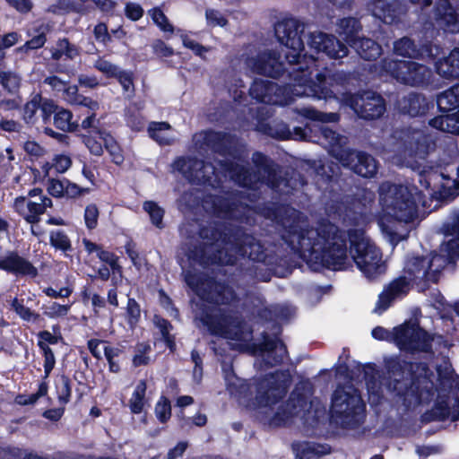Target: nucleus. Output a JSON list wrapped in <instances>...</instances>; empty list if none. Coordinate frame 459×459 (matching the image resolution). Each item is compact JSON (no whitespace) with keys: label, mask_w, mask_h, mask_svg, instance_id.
Here are the masks:
<instances>
[{"label":"nucleus","mask_w":459,"mask_h":459,"mask_svg":"<svg viewBox=\"0 0 459 459\" xmlns=\"http://www.w3.org/2000/svg\"><path fill=\"white\" fill-rule=\"evenodd\" d=\"M100 139L104 143L105 147L112 157L113 161L116 164L122 163L124 160L122 152L114 138L107 134H100Z\"/></svg>","instance_id":"obj_44"},{"label":"nucleus","mask_w":459,"mask_h":459,"mask_svg":"<svg viewBox=\"0 0 459 459\" xmlns=\"http://www.w3.org/2000/svg\"><path fill=\"white\" fill-rule=\"evenodd\" d=\"M345 101L360 117L365 119L378 118L385 110L383 98L372 91H365L360 95H350L345 98Z\"/></svg>","instance_id":"obj_15"},{"label":"nucleus","mask_w":459,"mask_h":459,"mask_svg":"<svg viewBox=\"0 0 459 459\" xmlns=\"http://www.w3.org/2000/svg\"><path fill=\"white\" fill-rule=\"evenodd\" d=\"M212 238L215 241L205 243L203 254L196 257L201 264H232L238 256H247L254 261L264 259V249L261 244L252 236L242 235L239 238L222 236L213 232Z\"/></svg>","instance_id":"obj_4"},{"label":"nucleus","mask_w":459,"mask_h":459,"mask_svg":"<svg viewBox=\"0 0 459 459\" xmlns=\"http://www.w3.org/2000/svg\"><path fill=\"white\" fill-rule=\"evenodd\" d=\"M379 203L383 212L401 222H411L418 216L413 194L403 186L383 183L379 187Z\"/></svg>","instance_id":"obj_7"},{"label":"nucleus","mask_w":459,"mask_h":459,"mask_svg":"<svg viewBox=\"0 0 459 459\" xmlns=\"http://www.w3.org/2000/svg\"><path fill=\"white\" fill-rule=\"evenodd\" d=\"M426 154L427 145L424 135L420 132H414L411 136L405 140L404 158H424Z\"/></svg>","instance_id":"obj_33"},{"label":"nucleus","mask_w":459,"mask_h":459,"mask_svg":"<svg viewBox=\"0 0 459 459\" xmlns=\"http://www.w3.org/2000/svg\"><path fill=\"white\" fill-rule=\"evenodd\" d=\"M151 346L146 343H139L135 347V354L133 358V365L140 367L147 365L150 362L149 352Z\"/></svg>","instance_id":"obj_49"},{"label":"nucleus","mask_w":459,"mask_h":459,"mask_svg":"<svg viewBox=\"0 0 459 459\" xmlns=\"http://www.w3.org/2000/svg\"><path fill=\"white\" fill-rule=\"evenodd\" d=\"M99 209L95 204H89L85 208L84 221L86 227L90 230L95 229L98 224Z\"/></svg>","instance_id":"obj_54"},{"label":"nucleus","mask_w":459,"mask_h":459,"mask_svg":"<svg viewBox=\"0 0 459 459\" xmlns=\"http://www.w3.org/2000/svg\"><path fill=\"white\" fill-rule=\"evenodd\" d=\"M364 403L357 390L349 386L347 389L339 387L334 391L332 402L333 417L342 418L343 424L359 421L364 411Z\"/></svg>","instance_id":"obj_11"},{"label":"nucleus","mask_w":459,"mask_h":459,"mask_svg":"<svg viewBox=\"0 0 459 459\" xmlns=\"http://www.w3.org/2000/svg\"><path fill=\"white\" fill-rule=\"evenodd\" d=\"M72 165V160L69 156L60 154L52 160V166L58 173H65Z\"/></svg>","instance_id":"obj_60"},{"label":"nucleus","mask_w":459,"mask_h":459,"mask_svg":"<svg viewBox=\"0 0 459 459\" xmlns=\"http://www.w3.org/2000/svg\"><path fill=\"white\" fill-rule=\"evenodd\" d=\"M170 125L166 122H152L148 131L150 136L160 144H171L174 138L169 134Z\"/></svg>","instance_id":"obj_37"},{"label":"nucleus","mask_w":459,"mask_h":459,"mask_svg":"<svg viewBox=\"0 0 459 459\" xmlns=\"http://www.w3.org/2000/svg\"><path fill=\"white\" fill-rule=\"evenodd\" d=\"M350 46L365 60L376 59L382 53L381 46L368 38L350 39Z\"/></svg>","instance_id":"obj_31"},{"label":"nucleus","mask_w":459,"mask_h":459,"mask_svg":"<svg viewBox=\"0 0 459 459\" xmlns=\"http://www.w3.org/2000/svg\"><path fill=\"white\" fill-rule=\"evenodd\" d=\"M396 0H372L370 9L373 15L385 23H393L398 16Z\"/></svg>","instance_id":"obj_28"},{"label":"nucleus","mask_w":459,"mask_h":459,"mask_svg":"<svg viewBox=\"0 0 459 459\" xmlns=\"http://www.w3.org/2000/svg\"><path fill=\"white\" fill-rule=\"evenodd\" d=\"M143 208L149 213L152 223L155 226L161 228L162 218L164 214L163 210L160 207H159L156 203L152 201L145 202L143 204Z\"/></svg>","instance_id":"obj_51"},{"label":"nucleus","mask_w":459,"mask_h":459,"mask_svg":"<svg viewBox=\"0 0 459 459\" xmlns=\"http://www.w3.org/2000/svg\"><path fill=\"white\" fill-rule=\"evenodd\" d=\"M63 92L64 99L72 105L83 106L91 111H95L100 108V105L97 101L79 94L78 88L75 85L65 87Z\"/></svg>","instance_id":"obj_35"},{"label":"nucleus","mask_w":459,"mask_h":459,"mask_svg":"<svg viewBox=\"0 0 459 459\" xmlns=\"http://www.w3.org/2000/svg\"><path fill=\"white\" fill-rule=\"evenodd\" d=\"M336 159L343 166L350 168L356 174L364 178L373 177L377 170L376 160L365 152L349 150L348 152L337 153Z\"/></svg>","instance_id":"obj_18"},{"label":"nucleus","mask_w":459,"mask_h":459,"mask_svg":"<svg viewBox=\"0 0 459 459\" xmlns=\"http://www.w3.org/2000/svg\"><path fill=\"white\" fill-rule=\"evenodd\" d=\"M72 118V112L67 109L62 108L55 114L54 125L58 129L64 132L74 131L77 128L78 125L76 122H73Z\"/></svg>","instance_id":"obj_41"},{"label":"nucleus","mask_w":459,"mask_h":459,"mask_svg":"<svg viewBox=\"0 0 459 459\" xmlns=\"http://www.w3.org/2000/svg\"><path fill=\"white\" fill-rule=\"evenodd\" d=\"M437 105L444 112L459 109V84H456L437 97Z\"/></svg>","instance_id":"obj_36"},{"label":"nucleus","mask_w":459,"mask_h":459,"mask_svg":"<svg viewBox=\"0 0 459 459\" xmlns=\"http://www.w3.org/2000/svg\"><path fill=\"white\" fill-rule=\"evenodd\" d=\"M114 78L117 79L125 91L134 93V87L131 72L120 69Z\"/></svg>","instance_id":"obj_56"},{"label":"nucleus","mask_w":459,"mask_h":459,"mask_svg":"<svg viewBox=\"0 0 459 459\" xmlns=\"http://www.w3.org/2000/svg\"><path fill=\"white\" fill-rule=\"evenodd\" d=\"M229 389L238 395L240 403L252 407H267L281 399L287 393L290 383V375L276 372L248 385L240 379L229 380Z\"/></svg>","instance_id":"obj_5"},{"label":"nucleus","mask_w":459,"mask_h":459,"mask_svg":"<svg viewBox=\"0 0 459 459\" xmlns=\"http://www.w3.org/2000/svg\"><path fill=\"white\" fill-rule=\"evenodd\" d=\"M381 227L383 231L388 236L389 241L393 244H396L406 238L405 233L398 232L393 227L386 225L384 221H381Z\"/></svg>","instance_id":"obj_62"},{"label":"nucleus","mask_w":459,"mask_h":459,"mask_svg":"<svg viewBox=\"0 0 459 459\" xmlns=\"http://www.w3.org/2000/svg\"><path fill=\"white\" fill-rule=\"evenodd\" d=\"M319 132L320 135L318 136L317 142L329 148L335 158L337 153L349 151L342 149L346 143V138L344 136L336 134L327 126H321Z\"/></svg>","instance_id":"obj_32"},{"label":"nucleus","mask_w":459,"mask_h":459,"mask_svg":"<svg viewBox=\"0 0 459 459\" xmlns=\"http://www.w3.org/2000/svg\"><path fill=\"white\" fill-rule=\"evenodd\" d=\"M308 45L317 52H323L333 59L342 58L348 54V48L344 44L333 35L321 31L310 34Z\"/></svg>","instance_id":"obj_21"},{"label":"nucleus","mask_w":459,"mask_h":459,"mask_svg":"<svg viewBox=\"0 0 459 459\" xmlns=\"http://www.w3.org/2000/svg\"><path fill=\"white\" fill-rule=\"evenodd\" d=\"M209 331L226 339L248 342L252 339V331L238 316L226 315L221 310L214 311L204 319Z\"/></svg>","instance_id":"obj_10"},{"label":"nucleus","mask_w":459,"mask_h":459,"mask_svg":"<svg viewBox=\"0 0 459 459\" xmlns=\"http://www.w3.org/2000/svg\"><path fill=\"white\" fill-rule=\"evenodd\" d=\"M39 346L42 350L45 357V363H44V368H45V374L46 376H48L52 368L55 365V357L52 350L43 342H39Z\"/></svg>","instance_id":"obj_58"},{"label":"nucleus","mask_w":459,"mask_h":459,"mask_svg":"<svg viewBox=\"0 0 459 459\" xmlns=\"http://www.w3.org/2000/svg\"><path fill=\"white\" fill-rule=\"evenodd\" d=\"M246 65L252 72L271 77H277L285 70L280 55L273 50H264L255 56L247 57Z\"/></svg>","instance_id":"obj_17"},{"label":"nucleus","mask_w":459,"mask_h":459,"mask_svg":"<svg viewBox=\"0 0 459 459\" xmlns=\"http://www.w3.org/2000/svg\"><path fill=\"white\" fill-rule=\"evenodd\" d=\"M380 70L397 82L411 86L427 83L431 77V70L429 67L413 61L385 58L380 63Z\"/></svg>","instance_id":"obj_9"},{"label":"nucleus","mask_w":459,"mask_h":459,"mask_svg":"<svg viewBox=\"0 0 459 459\" xmlns=\"http://www.w3.org/2000/svg\"><path fill=\"white\" fill-rule=\"evenodd\" d=\"M394 53L404 57H420V49H418L414 42L407 38H402L394 43Z\"/></svg>","instance_id":"obj_38"},{"label":"nucleus","mask_w":459,"mask_h":459,"mask_svg":"<svg viewBox=\"0 0 459 459\" xmlns=\"http://www.w3.org/2000/svg\"><path fill=\"white\" fill-rule=\"evenodd\" d=\"M433 21L442 30L459 32V0H437L433 9Z\"/></svg>","instance_id":"obj_16"},{"label":"nucleus","mask_w":459,"mask_h":459,"mask_svg":"<svg viewBox=\"0 0 459 459\" xmlns=\"http://www.w3.org/2000/svg\"><path fill=\"white\" fill-rule=\"evenodd\" d=\"M50 243L55 248L62 251H67L71 248V242L68 237L60 230L50 233Z\"/></svg>","instance_id":"obj_52"},{"label":"nucleus","mask_w":459,"mask_h":459,"mask_svg":"<svg viewBox=\"0 0 459 459\" xmlns=\"http://www.w3.org/2000/svg\"><path fill=\"white\" fill-rule=\"evenodd\" d=\"M261 346L263 359L271 366L281 363L287 354L285 345L277 339H265Z\"/></svg>","instance_id":"obj_27"},{"label":"nucleus","mask_w":459,"mask_h":459,"mask_svg":"<svg viewBox=\"0 0 459 459\" xmlns=\"http://www.w3.org/2000/svg\"><path fill=\"white\" fill-rule=\"evenodd\" d=\"M207 22L212 26H225L227 20L223 15L215 10H207L205 13Z\"/></svg>","instance_id":"obj_63"},{"label":"nucleus","mask_w":459,"mask_h":459,"mask_svg":"<svg viewBox=\"0 0 459 459\" xmlns=\"http://www.w3.org/2000/svg\"><path fill=\"white\" fill-rule=\"evenodd\" d=\"M394 343L404 351H428L434 340L432 334L420 327L416 319L409 320L403 325L394 328Z\"/></svg>","instance_id":"obj_12"},{"label":"nucleus","mask_w":459,"mask_h":459,"mask_svg":"<svg viewBox=\"0 0 459 459\" xmlns=\"http://www.w3.org/2000/svg\"><path fill=\"white\" fill-rule=\"evenodd\" d=\"M154 23L165 32L172 33L174 29L168 18L160 8H153L149 12Z\"/></svg>","instance_id":"obj_50"},{"label":"nucleus","mask_w":459,"mask_h":459,"mask_svg":"<svg viewBox=\"0 0 459 459\" xmlns=\"http://www.w3.org/2000/svg\"><path fill=\"white\" fill-rule=\"evenodd\" d=\"M421 184H425L426 188L430 187L433 182L437 190L434 191L436 196L439 199L455 198L459 194V167L457 168V178L452 179L445 174L433 173L424 180L420 179Z\"/></svg>","instance_id":"obj_22"},{"label":"nucleus","mask_w":459,"mask_h":459,"mask_svg":"<svg viewBox=\"0 0 459 459\" xmlns=\"http://www.w3.org/2000/svg\"><path fill=\"white\" fill-rule=\"evenodd\" d=\"M56 109V107L52 100L42 99L40 95L36 94L24 105L22 119L29 126L36 125L40 117L46 123Z\"/></svg>","instance_id":"obj_20"},{"label":"nucleus","mask_w":459,"mask_h":459,"mask_svg":"<svg viewBox=\"0 0 459 459\" xmlns=\"http://www.w3.org/2000/svg\"><path fill=\"white\" fill-rule=\"evenodd\" d=\"M155 414L161 421H167L171 415L170 403L167 398L162 397L156 404Z\"/></svg>","instance_id":"obj_53"},{"label":"nucleus","mask_w":459,"mask_h":459,"mask_svg":"<svg viewBox=\"0 0 459 459\" xmlns=\"http://www.w3.org/2000/svg\"><path fill=\"white\" fill-rule=\"evenodd\" d=\"M290 243H297L303 257L320 260L328 268L341 270L348 259L342 233L334 224L323 221L316 227L291 232Z\"/></svg>","instance_id":"obj_3"},{"label":"nucleus","mask_w":459,"mask_h":459,"mask_svg":"<svg viewBox=\"0 0 459 459\" xmlns=\"http://www.w3.org/2000/svg\"><path fill=\"white\" fill-rule=\"evenodd\" d=\"M350 254L358 269L368 279H375L385 273V264L382 253L360 230L349 231Z\"/></svg>","instance_id":"obj_6"},{"label":"nucleus","mask_w":459,"mask_h":459,"mask_svg":"<svg viewBox=\"0 0 459 459\" xmlns=\"http://www.w3.org/2000/svg\"><path fill=\"white\" fill-rule=\"evenodd\" d=\"M0 84L6 91L14 94L21 87L22 77L13 71H2L0 72Z\"/></svg>","instance_id":"obj_40"},{"label":"nucleus","mask_w":459,"mask_h":459,"mask_svg":"<svg viewBox=\"0 0 459 459\" xmlns=\"http://www.w3.org/2000/svg\"><path fill=\"white\" fill-rule=\"evenodd\" d=\"M281 91L276 83L268 80H255L250 88V95L254 99L273 105L285 103L280 97Z\"/></svg>","instance_id":"obj_24"},{"label":"nucleus","mask_w":459,"mask_h":459,"mask_svg":"<svg viewBox=\"0 0 459 459\" xmlns=\"http://www.w3.org/2000/svg\"><path fill=\"white\" fill-rule=\"evenodd\" d=\"M431 126L450 134H459V109L455 113L440 115L429 121Z\"/></svg>","instance_id":"obj_34"},{"label":"nucleus","mask_w":459,"mask_h":459,"mask_svg":"<svg viewBox=\"0 0 459 459\" xmlns=\"http://www.w3.org/2000/svg\"><path fill=\"white\" fill-rule=\"evenodd\" d=\"M126 310L129 324L131 325H134L138 322L141 316V309L139 305L134 299H129Z\"/></svg>","instance_id":"obj_61"},{"label":"nucleus","mask_w":459,"mask_h":459,"mask_svg":"<svg viewBox=\"0 0 459 459\" xmlns=\"http://www.w3.org/2000/svg\"><path fill=\"white\" fill-rule=\"evenodd\" d=\"M437 254H443L446 258L448 259V264L451 263L455 258L459 257V238H453L443 243L438 250Z\"/></svg>","instance_id":"obj_48"},{"label":"nucleus","mask_w":459,"mask_h":459,"mask_svg":"<svg viewBox=\"0 0 459 459\" xmlns=\"http://www.w3.org/2000/svg\"><path fill=\"white\" fill-rule=\"evenodd\" d=\"M93 67L107 78H114L120 70L119 66L101 56L96 59Z\"/></svg>","instance_id":"obj_46"},{"label":"nucleus","mask_w":459,"mask_h":459,"mask_svg":"<svg viewBox=\"0 0 459 459\" xmlns=\"http://www.w3.org/2000/svg\"><path fill=\"white\" fill-rule=\"evenodd\" d=\"M186 281L203 299L214 303H227L234 298L230 288L218 284L212 280L201 281L195 274L187 273Z\"/></svg>","instance_id":"obj_14"},{"label":"nucleus","mask_w":459,"mask_h":459,"mask_svg":"<svg viewBox=\"0 0 459 459\" xmlns=\"http://www.w3.org/2000/svg\"><path fill=\"white\" fill-rule=\"evenodd\" d=\"M29 196L35 198V200H29L24 196H19L15 198L13 207L27 222L35 224L39 221V216L46 212L47 208L52 206V201L48 197L42 195L40 188L31 189L29 192Z\"/></svg>","instance_id":"obj_13"},{"label":"nucleus","mask_w":459,"mask_h":459,"mask_svg":"<svg viewBox=\"0 0 459 459\" xmlns=\"http://www.w3.org/2000/svg\"><path fill=\"white\" fill-rule=\"evenodd\" d=\"M146 388V382L144 380H141L136 385L135 390L129 400V407L132 412L140 413L143 411Z\"/></svg>","instance_id":"obj_42"},{"label":"nucleus","mask_w":459,"mask_h":459,"mask_svg":"<svg viewBox=\"0 0 459 459\" xmlns=\"http://www.w3.org/2000/svg\"><path fill=\"white\" fill-rule=\"evenodd\" d=\"M252 160L258 175L249 173L243 165H234L225 160H219L220 168H216L212 163H204L197 159L179 158L175 161L174 167L189 181L196 183H209L213 186L217 178L221 179L220 174H228L231 179L243 186L251 187L255 183L261 181L273 188H279L280 186L275 180V169L267 158L260 152H255Z\"/></svg>","instance_id":"obj_2"},{"label":"nucleus","mask_w":459,"mask_h":459,"mask_svg":"<svg viewBox=\"0 0 459 459\" xmlns=\"http://www.w3.org/2000/svg\"><path fill=\"white\" fill-rule=\"evenodd\" d=\"M12 307L14 311L26 321H35L39 319V316L38 314L33 313L29 307H24L22 303L19 302L17 299H13L12 303Z\"/></svg>","instance_id":"obj_55"},{"label":"nucleus","mask_w":459,"mask_h":459,"mask_svg":"<svg viewBox=\"0 0 459 459\" xmlns=\"http://www.w3.org/2000/svg\"><path fill=\"white\" fill-rule=\"evenodd\" d=\"M338 26L339 34L344 36V39L349 45L350 39L351 40L359 38V36H356V34L361 29L360 24L357 19L351 17L342 19L339 22Z\"/></svg>","instance_id":"obj_39"},{"label":"nucleus","mask_w":459,"mask_h":459,"mask_svg":"<svg viewBox=\"0 0 459 459\" xmlns=\"http://www.w3.org/2000/svg\"><path fill=\"white\" fill-rule=\"evenodd\" d=\"M437 73L445 79L459 77V48L453 49L447 56L435 63Z\"/></svg>","instance_id":"obj_26"},{"label":"nucleus","mask_w":459,"mask_h":459,"mask_svg":"<svg viewBox=\"0 0 459 459\" xmlns=\"http://www.w3.org/2000/svg\"><path fill=\"white\" fill-rule=\"evenodd\" d=\"M58 399L62 403H68L71 396L70 381L66 377H62L57 385Z\"/></svg>","instance_id":"obj_59"},{"label":"nucleus","mask_w":459,"mask_h":459,"mask_svg":"<svg viewBox=\"0 0 459 459\" xmlns=\"http://www.w3.org/2000/svg\"><path fill=\"white\" fill-rule=\"evenodd\" d=\"M48 30V29L47 27L41 26L40 32L38 35L28 40L24 45L18 48L16 50L18 52H27L29 50L42 48L47 41L46 31Z\"/></svg>","instance_id":"obj_47"},{"label":"nucleus","mask_w":459,"mask_h":459,"mask_svg":"<svg viewBox=\"0 0 459 459\" xmlns=\"http://www.w3.org/2000/svg\"><path fill=\"white\" fill-rule=\"evenodd\" d=\"M143 14V8L138 4L134 3H128L126 5V15L133 20L137 21L139 20Z\"/></svg>","instance_id":"obj_64"},{"label":"nucleus","mask_w":459,"mask_h":459,"mask_svg":"<svg viewBox=\"0 0 459 459\" xmlns=\"http://www.w3.org/2000/svg\"><path fill=\"white\" fill-rule=\"evenodd\" d=\"M410 289V281L406 276L393 280L384 287L379 294L374 311L377 314L383 313L394 300L405 297L409 293Z\"/></svg>","instance_id":"obj_19"},{"label":"nucleus","mask_w":459,"mask_h":459,"mask_svg":"<svg viewBox=\"0 0 459 459\" xmlns=\"http://www.w3.org/2000/svg\"><path fill=\"white\" fill-rule=\"evenodd\" d=\"M20 39L17 32H9L5 35L0 36V59L4 58V49L9 48L15 45Z\"/></svg>","instance_id":"obj_57"},{"label":"nucleus","mask_w":459,"mask_h":459,"mask_svg":"<svg viewBox=\"0 0 459 459\" xmlns=\"http://www.w3.org/2000/svg\"><path fill=\"white\" fill-rule=\"evenodd\" d=\"M299 113L309 119L321 122H335L339 118V116L336 113H323L312 108H302Z\"/></svg>","instance_id":"obj_45"},{"label":"nucleus","mask_w":459,"mask_h":459,"mask_svg":"<svg viewBox=\"0 0 459 459\" xmlns=\"http://www.w3.org/2000/svg\"><path fill=\"white\" fill-rule=\"evenodd\" d=\"M305 30V23L296 18H286L275 24L274 32L280 44L286 48L285 58L290 65H297V69L290 72L293 80L291 93L297 97H313L317 100L331 99L333 87L341 76L326 71L325 74H317V82L308 80L311 74L309 68L304 69L299 62L300 54L304 49V42L301 35Z\"/></svg>","instance_id":"obj_1"},{"label":"nucleus","mask_w":459,"mask_h":459,"mask_svg":"<svg viewBox=\"0 0 459 459\" xmlns=\"http://www.w3.org/2000/svg\"><path fill=\"white\" fill-rule=\"evenodd\" d=\"M307 408L308 403L305 397L292 394L287 403L279 408L273 422L281 425L288 423L294 417L303 418Z\"/></svg>","instance_id":"obj_23"},{"label":"nucleus","mask_w":459,"mask_h":459,"mask_svg":"<svg viewBox=\"0 0 459 459\" xmlns=\"http://www.w3.org/2000/svg\"><path fill=\"white\" fill-rule=\"evenodd\" d=\"M51 58L54 61L74 60L80 56V48L72 43L67 38L58 39L55 45L49 48Z\"/></svg>","instance_id":"obj_29"},{"label":"nucleus","mask_w":459,"mask_h":459,"mask_svg":"<svg viewBox=\"0 0 459 459\" xmlns=\"http://www.w3.org/2000/svg\"><path fill=\"white\" fill-rule=\"evenodd\" d=\"M328 452L329 449L324 446L305 443L300 445V451L298 453V456L300 459H315Z\"/></svg>","instance_id":"obj_43"},{"label":"nucleus","mask_w":459,"mask_h":459,"mask_svg":"<svg viewBox=\"0 0 459 459\" xmlns=\"http://www.w3.org/2000/svg\"><path fill=\"white\" fill-rule=\"evenodd\" d=\"M399 108L403 113L416 117L426 112L428 102L422 95L411 93L399 101Z\"/></svg>","instance_id":"obj_30"},{"label":"nucleus","mask_w":459,"mask_h":459,"mask_svg":"<svg viewBox=\"0 0 459 459\" xmlns=\"http://www.w3.org/2000/svg\"><path fill=\"white\" fill-rule=\"evenodd\" d=\"M0 269L15 274L32 277H35L38 273L37 268L30 261L15 252H11L0 258Z\"/></svg>","instance_id":"obj_25"},{"label":"nucleus","mask_w":459,"mask_h":459,"mask_svg":"<svg viewBox=\"0 0 459 459\" xmlns=\"http://www.w3.org/2000/svg\"><path fill=\"white\" fill-rule=\"evenodd\" d=\"M448 264V259L443 254L432 253L429 256L410 257L404 272L417 284L437 282L442 270Z\"/></svg>","instance_id":"obj_8"}]
</instances>
